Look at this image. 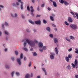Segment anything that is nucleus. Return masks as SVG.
I'll list each match as a JSON object with an SVG mask.
<instances>
[{"label":"nucleus","mask_w":78,"mask_h":78,"mask_svg":"<svg viewBox=\"0 0 78 78\" xmlns=\"http://www.w3.org/2000/svg\"><path fill=\"white\" fill-rule=\"evenodd\" d=\"M59 2L62 4H63V3H64V2L63 0H59Z\"/></svg>","instance_id":"obj_18"},{"label":"nucleus","mask_w":78,"mask_h":78,"mask_svg":"<svg viewBox=\"0 0 78 78\" xmlns=\"http://www.w3.org/2000/svg\"><path fill=\"white\" fill-rule=\"evenodd\" d=\"M31 62H30V64L28 65L29 67H31Z\"/></svg>","instance_id":"obj_42"},{"label":"nucleus","mask_w":78,"mask_h":78,"mask_svg":"<svg viewBox=\"0 0 78 78\" xmlns=\"http://www.w3.org/2000/svg\"><path fill=\"white\" fill-rule=\"evenodd\" d=\"M55 51L57 55H58V48H57V47H56L55 48Z\"/></svg>","instance_id":"obj_8"},{"label":"nucleus","mask_w":78,"mask_h":78,"mask_svg":"<svg viewBox=\"0 0 78 78\" xmlns=\"http://www.w3.org/2000/svg\"><path fill=\"white\" fill-rule=\"evenodd\" d=\"M69 59H70L68 57H66V61L67 62H69Z\"/></svg>","instance_id":"obj_11"},{"label":"nucleus","mask_w":78,"mask_h":78,"mask_svg":"<svg viewBox=\"0 0 78 78\" xmlns=\"http://www.w3.org/2000/svg\"><path fill=\"white\" fill-rule=\"evenodd\" d=\"M17 0L19 2H20V3H21V2H22V1H21V0Z\"/></svg>","instance_id":"obj_51"},{"label":"nucleus","mask_w":78,"mask_h":78,"mask_svg":"<svg viewBox=\"0 0 78 78\" xmlns=\"http://www.w3.org/2000/svg\"><path fill=\"white\" fill-rule=\"evenodd\" d=\"M55 31H57V28H55L54 29Z\"/></svg>","instance_id":"obj_56"},{"label":"nucleus","mask_w":78,"mask_h":78,"mask_svg":"<svg viewBox=\"0 0 78 78\" xmlns=\"http://www.w3.org/2000/svg\"><path fill=\"white\" fill-rule=\"evenodd\" d=\"M20 57L21 59H22L23 58V54L21 53V54Z\"/></svg>","instance_id":"obj_27"},{"label":"nucleus","mask_w":78,"mask_h":78,"mask_svg":"<svg viewBox=\"0 0 78 78\" xmlns=\"http://www.w3.org/2000/svg\"><path fill=\"white\" fill-rule=\"evenodd\" d=\"M72 48H70V49H68V51L69 52L71 51H72Z\"/></svg>","instance_id":"obj_33"},{"label":"nucleus","mask_w":78,"mask_h":78,"mask_svg":"<svg viewBox=\"0 0 78 78\" xmlns=\"http://www.w3.org/2000/svg\"><path fill=\"white\" fill-rule=\"evenodd\" d=\"M38 47L39 48H42L43 47V44L41 42L39 43Z\"/></svg>","instance_id":"obj_3"},{"label":"nucleus","mask_w":78,"mask_h":78,"mask_svg":"<svg viewBox=\"0 0 78 78\" xmlns=\"http://www.w3.org/2000/svg\"><path fill=\"white\" fill-rule=\"evenodd\" d=\"M32 2L33 3H34V0H32Z\"/></svg>","instance_id":"obj_63"},{"label":"nucleus","mask_w":78,"mask_h":78,"mask_svg":"<svg viewBox=\"0 0 78 78\" xmlns=\"http://www.w3.org/2000/svg\"><path fill=\"white\" fill-rule=\"evenodd\" d=\"M30 77V74H27L25 76V78H29Z\"/></svg>","instance_id":"obj_13"},{"label":"nucleus","mask_w":78,"mask_h":78,"mask_svg":"<svg viewBox=\"0 0 78 78\" xmlns=\"http://www.w3.org/2000/svg\"><path fill=\"white\" fill-rule=\"evenodd\" d=\"M29 22L32 25H34V23L31 20H29Z\"/></svg>","instance_id":"obj_12"},{"label":"nucleus","mask_w":78,"mask_h":78,"mask_svg":"<svg viewBox=\"0 0 78 78\" xmlns=\"http://www.w3.org/2000/svg\"><path fill=\"white\" fill-rule=\"evenodd\" d=\"M68 20L69 22H73V20H72V18H71V17H69L68 18Z\"/></svg>","instance_id":"obj_6"},{"label":"nucleus","mask_w":78,"mask_h":78,"mask_svg":"<svg viewBox=\"0 0 78 78\" xmlns=\"http://www.w3.org/2000/svg\"><path fill=\"white\" fill-rule=\"evenodd\" d=\"M0 7L2 8H4V6L2 5H0Z\"/></svg>","instance_id":"obj_48"},{"label":"nucleus","mask_w":78,"mask_h":78,"mask_svg":"<svg viewBox=\"0 0 78 78\" xmlns=\"http://www.w3.org/2000/svg\"><path fill=\"white\" fill-rule=\"evenodd\" d=\"M5 67L6 69H9V67L8 66V65H6Z\"/></svg>","instance_id":"obj_43"},{"label":"nucleus","mask_w":78,"mask_h":78,"mask_svg":"<svg viewBox=\"0 0 78 78\" xmlns=\"http://www.w3.org/2000/svg\"><path fill=\"white\" fill-rule=\"evenodd\" d=\"M37 78H41L40 77V76H38L37 77Z\"/></svg>","instance_id":"obj_64"},{"label":"nucleus","mask_w":78,"mask_h":78,"mask_svg":"<svg viewBox=\"0 0 78 78\" xmlns=\"http://www.w3.org/2000/svg\"><path fill=\"white\" fill-rule=\"evenodd\" d=\"M48 10L49 11H50L51 10V9H50V8L48 7Z\"/></svg>","instance_id":"obj_61"},{"label":"nucleus","mask_w":78,"mask_h":78,"mask_svg":"<svg viewBox=\"0 0 78 78\" xmlns=\"http://www.w3.org/2000/svg\"><path fill=\"white\" fill-rule=\"evenodd\" d=\"M46 49H47V48H46V47L44 46L43 47V50H45Z\"/></svg>","instance_id":"obj_25"},{"label":"nucleus","mask_w":78,"mask_h":78,"mask_svg":"<svg viewBox=\"0 0 78 78\" xmlns=\"http://www.w3.org/2000/svg\"><path fill=\"white\" fill-rule=\"evenodd\" d=\"M50 58L51 59H54V56L53 55H50Z\"/></svg>","instance_id":"obj_21"},{"label":"nucleus","mask_w":78,"mask_h":78,"mask_svg":"<svg viewBox=\"0 0 78 78\" xmlns=\"http://www.w3.org/2000/svg\"><path fill=\"white\" fill-rule=\"evenodd\" d=\"M37 11H39V7L38 6V7L37 8Z\"/></svg>","instance_id":"obj_47"},{"label":"nucleus","mask_w":78,"mask_h":78,"mask_svg":"<svg viewBox=\"0 0 78 78\" xmlns=\"http://www.w3.org/2000/svg\"><path fill=\"white\" fill-rule=\"evenodd\" d=\"M14 72H12L11 73V75L12 77H13V76H14Z\"/></svg>","instance_id":"obj_35"},{"label":"nucleus","mask_w":78,"mask_h":78,"mask_svg":"<svg viewBox=\"0 0 78 78\" xmlns=\"http://www.w3.org/2000/svg\"><path fill=\"white\" fill-rule=\"evenodd\" d=\"M54 40L55 43L56 44V43H58V39H57V38H54Z\"/></svg>","instance_id":"obj_7"},{"label":"nucleus","mask_w":78,"mask_h":78,"mask_svg":"<svg viewBox=\"0 0 78 78\" xmlns=\"http://www.w3.org/2000/svg\"><path fill=\"white\" fill-rule=\"evenodd\" d=\"M21 4H22L21 5V9H23V3L21 2Z\"/></svg>","instance_id":"obj_10"},{"label":"nucleus","mask_w":78,"mask_h":78,"mask_svg":"<svg viewBox=\"0 0 78 78\" xmlns=\"http://www.w3.org/2000/svg\"><path fill=\"white\" fill-rule=\"evenodd\" d=\"M46 30H47V31H50V28L49 27H48L46 28Z\"/></svg>","instance_id":"obj_17"},{"label":"nucleus","mask_w":78,"mask_h":78,"mask_svg":"<svg viewBox=\"0 0 78 78\" xmlns=\"http://www.w3.org/2000/svg\"><path fill=\"white\" fill-rule=\"evenodd\" d=\"M5 34H6L7 35H8V32H7V31H5Z\"/></svg>","instance_id":"obj_37"},{"label":"nucleus","mask_w":78,"mask_h":78,"mask_svg":"<svg viewBox=\"0 0 78 78\" xmlns=\"http://www.w3.org/2000/svg\"><path fill=\"white\" fill-rule=\"evenodd\" d=\"M27 9L28 11H30V7H29V6H27Z\"/></svg>","instance_id":"obj_40"},{"label":"nucleus","mask_w":78,"mask_h":78,"mask_svg":"<svg viewBox=\"0 0 78 78\" xmlns=\"http://www.w3.org/2000/svg\"><path fill=\"white\" fill-rule=\"evenodd\" d=\"M13 6H16V5L15 4V3H13Z\"/></svg>","instance_id":"obj_50"},{"label":"nucleus","mask_w":78,"mask_h":78,"mask_svg":"<svg viewBox=\"0 0 78 78\" xmlns=\"http://www.w3.org/2000/svg\"><path fill=\"white\" fill-rule=\"evenodd\" d=\"M11 59L12 61H14V57H11Z\"/></svg>","instance_id":"obj_54"},{"label":"nucleus","mask_w":78,"mask_h":78,"mask_svg":"<svg viewBox=\"0 0 78 78\" xmlns=\"http://www.w3.org/2000/svg\"><path fill=\"white\" fill-rule=\"evenodd\" d=\"M26 41L27 42L28 44L30 45L31 47H34V45H35V43L37 44L38 42L36 40H34V41H30L28 39H26Z\"/></svg>","instance_id":"obj_1"},{"label":"nucleus","mask_w":78,"mask_h":78,"mask_svg":"<svg viewBox=\"0 0 78 78\" xmlns=\"http://www.w3.org/2000/svg\"><path fill=\"white\" fill-rule=\"evenodd\" d=\"M49 36L50 37H53V35L52 34H50L49 35Z\"/></svg>","instance_id":"obj_26"},{"label":"nucleus","mask_w":78,"mask_h":78,"mask_svg":"<svg viewBox=\"0 0 78 78\" xmlns=\"http://www.w3.org/2000/svg\"><path fill=\"white\" fill-rule=\"evenodd\" d=\"M15 54L16 55H18V54H19V52L17 51H15Z\"/></svg>","instance_id":"obj_23"},{"label":"nucleus","mask_w":78,"mask_h":78,"mask_svg":"<svg viewBox=\"0 0 78 78\" xmlns=\"http://www.w3.org/2000/svg\"><path fill=\"white\" fill-rule=\"evenodd\" d=\"M34 9H32L31 10V12L32 13H33V12H34Z\"/></svg>","instance_id":"obj_49"},{"label":"nucleus","mask_w":78,"mask_h":78,"mask_svg":"<svg viewBox=\"0 0 78 78\" xmlns=\"http://www.w3.org/2000/svg\"><path fill=\"white\" fill-rule=\"evenodd\" d=\"M75 76L76 78H78V75H76Z\"/></svg>","instance_id":"obj_62"},{"label":"nucleus","mask_w":78,"mask_h":78,"mask_svg":"<svg viewBox=\"0 0 78 78\" xmlns=\"http://www.w3.org/2000/svg\"><path fill=\"white\" fill-rule=\"evenodd\" d=\"M40 51H41V52H42V51H43V49H40Z\"/></svg>","instance_id":"obj_57"},{"label":"nucleus","mask_w":78,"mask_h":78,"mask_svg":"<svg viewBox=\"0 0 78 78\" xmlns=\"http://www.w3.org/2000/svg\"><path fill=\"white\" fill-rule=\"evenodd\" d=\"M33 55L34 56H36L37 55V54L36 52H34L33 54Z\"/></svg>","instance_id":"obj_36"},{"label":"nucleus","mask_w":78,"mask_h":78,"mask_svg":"<svg viewBox=\"0 0 78 78\" xmlns=\"http://www.w3.org/2000/svg\"><path fill=\"white\" fill-rule=\"evenodd\" d=\"M31 15L32 16H34V14L33 13H31Z\"/></svg>","instance_id":"obj_60"},{"label":"nucleus","mask_w":78,"mask_h":78,"mask_svg":"<svg viewBox=\"0 0 78 78\" xmlns=\"http://www.w3.org/2000/svg\"><path fill=\"white\" fill-rule=\"evenodd\" d=\"M53 4L55 7H56L57 6V5L56 4V2H53Z\"/></svg>","instance_id":"obj_9"},{"label":"nucleus","mask_w":78,"mask_h":78,"mask_svg":"<svg viewBox=\"0 0 78 78\" xmlns=\"http://www.w3.org/2000/svg\"><path fill=\"white\" fill-rule=\"evenodd\" d=\"M43 22L44 23L46 24L47 23V21L45 20H43Z\"/></svg>","instance_id":"obj_22"},{"label":"nucleus","mask_w":78,"mask_h":78,"mask_svg":"<svg viewBox=\"0 0 78 78\" xmlns=\"http://www.w3.org/2000/svg\"><path fill=\"white\" fill-rule=\"evenodd\" d=\"M70 27L73 30H76L77 28V26L75 24H71Z\"/></svg>","instance_id":"obj_2"},{"label":"nucleus","mask_w":78,"mask_h":78,"mask_svg":"<svg viewBox=\"0 0 78 78\" xmlns=\"http://www.w3.org/2000/svg\"><path fill=\"white\" fill-rule=\"evenodd\" d=\"M25 51H28V49L26 48H23Z\"/></svg>","instance_id":"obj_41"},{"label":"nucleus","mask_w":78,"mask_h":78,"mask_svg":"<svg viewBox=\"0 0 78 78\" xmlns=\"http://www.w3.org/2000/svg\"><path fill=\"white\" fill-rule=\"evenodd\" d=\"M67 41H68V42H70V40L69 38L68 39Z\"/></svg>","instance_id":"obj_59"},{"label":"nucleus","mask_w":78,"mask_h":78,"mask_svg":"<svg viewBox=\"0 0 78 78\" xmlns=\"http://www.w3.org/2000/svg\"><path fill=\"white\" fill-rule=\"evenodd\" d=\"M15 17H16L17 16V14L16 13H15Z\"/></svg>","instance_id":"obj_58"},{"label":"nucleus","mask_w":78,"mask_h":78,"mask_svg":"<svg viewBox=\"0 0 78 78\" xmlns=\"http://www.w3.org/2000/svg\"><path fill=\"white\" fill-rule=\"evenodd\" d=\"M74 63H75V65H78V61H77V60L76 59L75 60Z\"/></svg>","instance_id":"obj_16"},{"label":"nucleus","mask_w":78,"mask_h":78,"mask_svg":"<svg viewBox=\"0 0 78 78\" xmlns=\"http://www.w3.org/2000/svg\"><path fill=\"white\" fill-rule=\"evenodd\" d=\"M41 17V15H37L36 16V17Z\"/></svg>","instance_id":"obj_44"},{"label":"nucleus","mask_w":78,"mask_h":78,"mask_svg":"<svg viewBox=\"0 0 78 78\" xmlns=\"http://www.w3.org/2000/svg\"><path fill=\"white\" fill-rule=\"evenodd\" d=\"M70 13H71L72 15H75V14L73 12H70Z\"/></svg>","instance_id":"obj_46"},{"label":"nucleus","mask_w":78,"mask_h":78,"mask_svg":"<svg viewBox=\"0 0 78 78\" xmlns=\"http://www.w3.org/2000/svg\"><path fill=\"white\" fill-rule=\"evenodd\" d=\"M42 69L44 72L45 73V75H47V72H46V70H45V68H42Z\"/></svg>","instance_id":"obj_14"},{"label":"nucleus","mask_w":78,"mask_h":78,"mask_svg":"<svg viewBox=\"0 0 78 78\" xmlns=\"http://www.w3.org/2000/svg\"><path fill=\"white\" fill-rule=\"evenodd\" d=\"M17 62H18L19 65H21V61H20V58H18L17 59Z\"/></svg>","instance_id":"obj_4"},{"label":"nucleus","mask_w":78,"mask_h":78,"mask_svg":"<svg viewBox=\"0 0 78 78\" xmlns=\"http://www.w3.org/2000/svg\"><path fill=\"white\" fill-rule=\"evenodd\" d=\"M5 25L6 26H7V27L9 26V25H8V24L6 22H5Z\"/></svg>","instance_id":"obj_31"},{"label":"nucleus","mask_w":78,"mask_h":78,"mask_svg":"<svg viewBox=\"0 0 78 78\" xmlns=\"http://www.w3.org/2000/svg\"><path fill=\"white\" fill-rule=\"evenodd\" d=\"M75 50L76 51H75V52L76 53H78V49L77 48H76L75 49Z\"/></svg>","instance_id":"obj_24"},{"label":"nucleus","mask_w":78,"mask_h":78,"mask_svg":"<svg viewBox=\"0 0 78 78\" xmlns=\"http://www.w3.org/2000/svg\"><path fill=\"white\" fill-rule=\"evenodd\" d=\"M70 65H69L67 67V69H70Z\"/></svg>","instance_id":"obj_32"},{"label":"nucleus","mask_w":78,"mask_h":78,"mask_svg":"<svg viewBox=\"0 0 78 78\" xmlns=\"http://www.w3.org/2000/svg\"><path fill=\"white\" fill-rule=\"evenodd\" d=\"M75 65L76 69H77L78 68V65Z\"/></svg>","instance_id":"obj_53"},{"label":"nucleus","mask_w":78,"mask_h":78,"mask_svg":"<svg viewBox=\"0 0 78 78\" xmlns=\"http://www.w3.org/2000/svg\"><path fill=\"white\" fill-rule=\"evenodd\" d=\"M68 58H71L72 57V55H68Z\"/></svg>","instance_id":"obj_29"},{"label":"nucleus","mask_w":78,"mask_h":78,"mask_svg":"<svg viewBox=\"0 0 78 78\" xmlns=\"http://www.w3.org/2000/svg\"><path fill=\"white\" fill-rule=\"evenodd\" d=\"M41 21L40 20H39L38 21H35V23L36 24H37V25H39V24H40V23H41Z\"/></svg>","instance_id":"obj_5"},{"label":"nucleus","mask_w":78,"mask_h":78,"mask_svg":"<svg viewBox=\"0 0 78 78\" xmlns=\"http://www.w3.org/2000/svg\"><path fill=\"white\" fill-rule=\"evenodd\" d=\"M64 3L65 4V5H69V3H68L67 2H66V1H65L64 2Z\"/></svg>","instance_id":"obj_20"},{"label":"nucleus","mask_w":78,"mask_h":78,"mask_svg":"<svg viewBox=\"0 0 78 78\" xmlns=\"http://www.w3.org/2000/svg\"><path fill=\"white\" fill-rule=\"evenodd\" d=\"M16 75H17V76H19V75H20V74H19V72H17L16 73Z\"/></svg>","instance_id":"obj_38"},{"label":"nucleus","mask_w":78,"mask_h":78,"mask_svg":"<svg viewBox=\"0 0 78 78\" xmlns=\"http://www.w3.org/2000/svg\"><path fill=\"white\" fill-rule=\"evenodd\" d=\"M72 66H73V68H75V65L74 64L72 63Z\"/></svg>","instance_id":"obj_30"},{"label":"nucleus","mask_w":78,"mask_h":78,"mask_svg":"<svg viewBox=\"0 0 78 78\" xmlns=\"http://www.w3.org/2000/svg\"><path fill=\"white\" fill-rule=\"evenodd\" d=\"M50 19L52 21H53L54 20V19H53V16H50Z\"/></svg>","instance_id":"obj_19"},{"label":"nucleus","mask_w":78,"mask_h":78,"mask_svg":"<svg viewBox=\"0 0 78 78\" xmlns=\"http://www.w3.org/2000/svg\"><path fill=\"white\" fill-rule=\"evenodd\" d=\"M75 15H76V17H77V19H78V14L77 13H75Z\"/></svg>","instance_id":"obj_39"},{"label":"nucleus","mask_w":78,"mask_h":78,"mask_svg":"<svg viewBox=\"0 0 78 78\" xmlns=\"http://www.w3.org/2000/svg\"><path fill=\"white\" fill-rule=\"evenodd\" d=\"M45 5V4H44L41 5V7L43 8V7H44V6Z\"/></svg>","instance_id":"obj_45"},{"label":"nucleus","mask_w":78,"mask_h":78,"mask_svg":"<svg viewBox=\"0 0 78 78\" xmlns=\"http://www.w3.org/2000/svg\"><path fill=\"white\" fill-rule=\"evenodd\" d=\"M8 50V49H7V48H6L5 49V51H7Z\"/></svg>","instance_id":"obj_55"},{"label":"nucleus","mask_w":78,"mask_h":78,"mask_svg":"<svg viewBox=\"0 0 78 78\" xmlns=\"http://www.w3.org/2000/svg\"><path fill=\"white\" fill-rule=\"evenodd\" d=\"M69 38L72 40H73V39H75V37H73V36H70L69 37Z\"/></svg>","instance_id":"obj_15"},{"label":"nucleus","mask_w":78,"mask_h":78,"mask_svg":"<svg viewBox=\"0 0 78 78\" xmlns=\"http://www.w3.org/2000/svg\"><path fill=\"white\" fill-rule=\"evenodd\" d=\"M52 26H53V27H56V26L54 24H52Z\"/></svg>","instance_id":"obj_52"},{"label":"nucleus","mask_w":78,"mask_h":78,"mask_svg":"<svg viewBox=\"0 0 78 78\" xmlns=\"http://www.w3.org/2000/svg\"><path fill=\"white\" fill-rule=\"evenodd\" d=\"M23 45L24 47H26V46L27 45V43L26 42H24Z\"/></svg>","instance_id":"obj_34"},{"label":"nucleus","mask_w":78,"mask_h":78,"mask_svg":"<svg viewBox=\"0 0 78 78\" xmlns=\"http://www.w3.org/2000/svg\"><path fill=\"white\" fill-rule=\"evenodd\" d=\"M65 25H69V23H67V22L66 21H65Z\"/></svg>","instance_id":"obj_28"}]
</instances>
